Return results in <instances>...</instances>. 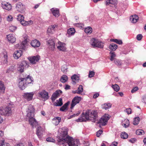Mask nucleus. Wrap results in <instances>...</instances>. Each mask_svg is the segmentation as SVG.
<instances>
[{
  "mask_svg": "<svg viewBox=\"0 0 146 146\" xmlns=\"http://www.w3.org/2000/svg\"><path fill=\"white\" fill-rule=\"evenodd\" d=\"M8 41L11 43H13L15 42L16 38L12 34H9L7 36Z\"/></svg>",
  "mask_w": 146,
  "mask_h": 146,
  "instance_id": "4be33fe9",
  "label": "nucleus"
},
{
  "mask_svg": "<svg viewBox=\"0 0 146 146\" xmlns=\"http://www.w3.org/2000/svg\"><path fill=\"white\" fill-rule=\"evenodd\" d=\"M30 44L34 48L38 47L40 44V42L36 39H34L32 40Z\"/></svg>",
  "mask_w": 146,
  "mask_h": 146,
  "instance_id": "aec40b11",
  "label": "nucleus"
},
{
  "mask_svg": "<svg viewBox=\"0 0 146 146\" xmlns=\"http://www.w3.org/2000/svg\"><path fill=\"white\" fill-rule=\"evenodd\" d=\"M112 88L116 92L118 91L119 90V86L117 84H115L112 86Z\"/></svg>",
  "mask_w": 146,
  "mask_h": 146,
  "instance_id": "37998d69",
  "label": "nucleus"
},
{
  "mask_svg": "<svg viewBox=\"0 0 146 146\" xmlns=\"http://www.w3.org/2000/svg\"><path fill=\"white\" fill-rule=\"evenodd\" d=\"M39 96L44 101L48 100L49 98V96L48 92L45 90H43L38 93Z\"/></svg>",
  "mask_w": 146,
  "mask_h": 146,
  "instance_id": "1a4fd4ad",
  "label": "nucleus"
},
{
  "mask_svg": "<svg viewBox=\"0 0 146 146\" xmlns=\"http://www.w3.org/2000/svg\"><path fill=\"white\" fill-rule=\"evenodd\" d=\"M143 36L141 34H138V35L136 37L137 39L138 40H141Z\"/></svg>",
  "mask_w": 146,
  "mask_h": 146,
  "instance_id": "603ef678",
  "label": "nucleus"
},
{
  "mask_svg": "<svg viewBox=\"0 0 146 146\" xmlns=\"http://www.w3.org/2000/svg\"><path fill=\"white\" fill-rule=\"evenodd\" d=\"M102 133V130H99L97 132V134H96L97 136L98 137H99L100 136V135Z\"/></svg>",
  "mask_w": 146,
  "mask_h": 146,
  "instance_id": "13d9d810",
  "label": "nucleus"
},
{
  "mask_svg": "<svg viewBox=\"0 0 146 146\" xmlns=\"http://www.w3.org/2000/svg\"><path fill=\"white\" fill-rule=\"evenodd\" d=\"M75 29L74 28H70L67 31V33L69 35H73L75 33Z\"/></svg>",
  "mask_w": 146,
  "mask_h": 146,
  "instance_id": "72a5a7b5",
  "label": "nucleus"
},
{
  "mask_svg": "<svg viewBox=\"0 0 146 146\" xmlns=\"http://www.w3.org/2000/svg\"><path fill=\"white\" fill-rule=\"evenodd\" d=\"M46 140L47 141L51 142H54L55 141L54 139L51 137H48L46 138Z\"/></svg>",
  "mask_w": 146,
  "mask_h": 146,
  "instance_id": "864d4df0",
  "label": "nucleus"
},
{
  "mask_svg": "<svg viewBox=\"0 0 146 146\" xmlns=\"http://www.w3.org/2000/svg\"><path fill=\"white\" fill-rule=\"evenodd\" d=\"M50 10L54 16L56 17H58L59 16V11L57 9H54V8H52Z\"/></svg>",
  "mask_w": 146,
  "mask_h": 146,
  "instance_id": "393cba45",
  "label": "nucleus"
},
{
  "mask_svg": "<svg viewBox=\"0 0 146 146\" xmlns=\"http://www.w3.org/2000/svg\"><path fill=\"white\" fill-rule=\"evenodd\" d=\"M1 7L4 9L7 10H10L12 8V6L9 3L5 1H2L1 3Z\"/></svg>",
  "mask_w": 146,
  "mask_h": 146,
  "instance_id": "f8f14e48",
  "label": "nucleus"
},
{
  "mask_svg": "<svg viewBox=\"0 0 146 146\" xmlns=\"http://www.w3.org/2000/svg\"><path fill=\"white\" fill-rule=\"evenodd\" d=\"M111 105L110 103H106L102 105V109L107 110L111 108Z\"/></svg>",
  "mask_w": 146,
  "mask_h": 146,
  "instance_id": "cd10ccee",
  "label": "nucleus"
},
{
  "mask_svg": "<svg viewBox=\"0 0 146 146\" xmlns=\"http://www.w3.org/2000/svg\"><path fill=\"white\" fill-rule=\"evenodd\" d=\"M138 88L137 87H136L133 88L131 91L132 93H133L138 90Z\"/></svg>",
  "mask_w": 146,
  "mask_h": 146,
  "instance_id": "4d7b16f0",
  "label": "nucleus"
},
{
  "mask_svg": "<svg viewBox=\"0 0 146 146\" xmlns=\"http://www.w3.org/2000/svg\"><path fill=\"white\" fill-rule=\"evenodd\" d=\"M27 111V116L29 118V122L30 124L33 127H36L38 125V123L33 117L35 113V109L33 106L31 105H29Z\"/></svg>",
  "mask_w": 146,
  "mask_h": 146,
  "instance_id": "20e7f679",
  "label": "nucleus"
},
{
  "mask_svg": "<svg viewBox=\"0 0 146 146\" xmlns=\"http://www.w3.org/2000/svg\"><path fill=\"white\" fill-rule=\"evenodd\" d=\"M80 99L81 98L80 97H75L72 100L70 108L72 109L80 101Z\"/></svg>",
  "mask_w": 146,
  "mask_h": 146,
  "instance_id": "4468645a",
  "label": "nucleus"
},
{
  "mask_svg": "<svg viewBox=\"0 0 146 146\" xmlns=\"http://www.w3.org/2000/svg\"><path fill=\"white\" fill-rule=\"evenodd\" d=\"M126 123H123L122 124V125L123 127L125 128L127 127L129 125V120L127 119L125 120Z\"/></svg>",
  "mask_w": 146,
  "mask_h": 146,
  "instance_id": "de8ad7c7",
  "label": "nucleus"
},
{
  "mask_svg": "<svg viewBox=\"0 0 146 146\" xmlns=\"http://www.w3.org/2000/svg\"><path fill=\"white\" fill-rule=\"evenodd\" d=\"M110 117L108 114H105L99 121L98 123H102L103 125H105L110 119Z\"/></svg>",
  "mask_w": 146,
  "mask_h": 146,
  "instance_id": "6e6552de",
  "label": "nucleus"
},
{
  "mask_svg": "<svg viewBox=\"0 0 146 146\" xmlns=\"http://www.w3.org/2000/svg\"><path fill=\"white\" fill-rule=\"evenodd\" d=\"M22 51L20 50H18L15 51L13 54V56L16 59H18L22 55Z\"/></svg>",
  "mask_w": 146,
  "mask_h": 146,
  "instance_id": "6ab92c4d",
  "label": "nucleus"
},
{
  "mask_svg": "<svg viewBox=\"0 0 146 146\" xmlns=\"http://www.w3.org/2000/svg\"><path fill=\"white\" fill-rule=\"evenodd\" d=\"M17 29L16 27L13 26H10L9 27V29L10 31L12 32H14Z\"/></svg>",
  "mask_w": 146,
  "mask_h": 146,
  "instance_id": "3c124183",
  "label": "nucleus"
},
{
  "mask_svg": "<svg viewBox=\"0 0 146 146\" xmlns=\"http://www.w3.org/2000/svg\"><path fill=\"white\" fill-rule=\"evenodd\" d=\"M6 144L4 143V141L3 140L1 142H0V146H8V145H5Z\"/></svg>",
  "mask_w": 146,
  "mask_h": 146,
  "instance_id": "052dcab7",
  "label": "nucleus"
},
{
  "mask_svg": "<svg viewBox=\"0 0 146 146\" xmlns=\"http://www.w3.org/2000/svg\"><path fill=\"white\" fill-rule=\"evenodd\" d=\"M56 101L57 102L54 104L55 106H61L63 104L62 99L61 98H60L59 99V100H57Z\"/></svg>",
  "mask_w": 146,
  "mask_h": 146,
  "instance_id": "2f4dec72",
  "label": "nucleus"
},
{
  "mask_svg": "<svg viewBox=\"0 0 146 146\" xmlns=\"http://www.w3.org/2000/svg\"><path fill=\"white\" fill-rule=\"evenodd\" d=\"M142 101L146 104V95H144L142 97Z\"/></svg>",
  "mask_w": 146,
  "mask_h": 146,
  "instance_id": "6e6d98bb",
  "label": "nucleus"
},
{
  "mask_svg": "<svg viewBox=\"0 0 146 146\" xmlns=\"http://www.w3.org/2000/svg\"><path fill=\"white\" fill-rule=\"evenodd\" d=\"M139 19V17L136 15H133L131 16L130 18L131 21L133 23H135L137 22Z\"/></svg>",
  "mask_w": 146,
  "mask_h": 146,
  "instance_id": "b1692460",
  "label": "nucleus"
},
{
  "mask_svg": "<svg viewBox=\"0 0 146 146\" xmlns=\"http://www.w3.org/2000/svg\"><path fill=\"white\" fill-rule=\"evenodd\" d=\"M17 19L18 21L21 22V21L24 19V17H23V15L19 14L17 16Z\"/></svg>",
  "mask_w": 146,
  "mask_h": 146,
  "instance_id": "49530a36",
  "label": "nucleus"
},
{
  "mask_svg": "<svg viewBox=\"0 0 146 146\" xmlns=\"http://www.w3.org/2000/svg\"><path fill=\"white\" fill-rule=\"evenodd\" d=\"M16 9L19 12L21 13H23L25 10V7L21 3L19 2L17 5Z\"/></svg>",
  "mask_w": 146,
  "mask_h": 146,
  "instance_id": "9b49d317",
  "label": "nucleus"
},
{
  "mask_svg": "<svg viewBox=\"0 0 146 146\" xmlns=\"http://www.w3.org/2000/svg\"><path fill=\"white\" fill-rule=\"evenodd\" d=\"M117 143L116 142H113L110 146H117Z\"/></svg>",
  "mask_w": 146,
  "mask_h": 146,
  "instance_id": "680f3d73",
  "label": "nucleus"
},
{
  "mask_svg": "<svg viewBox=\"0 0 146 146\" xmlns=\"http://www.w3.org/2000/svg\"><path fill=\"white\" fill-rule=\"evenodd\" d=\"M14 70V66H11L7 69L6 73H11L13 72Z\"/></svg>",
  "mask_w": 146,
  "mask_h": 146,
  "instance_id": "e433bc0d",
  "label": "nucleus"
},
{
  "mask_svg": "<svg viewBox=\"0 0 146 146\" xmlns=\"http://www.w3.org/2000/svg\"><path fill=\"white\" fill-rule=\"evenodd\" d=\"M14 106L13 103L9 104L8 106L6 108H0V114L5 115H9L12 112V109Z\"/></svg>",
  "mask_w": 146,
  "mask_h": 146,
  "instance_id": "39448f33",
  "label": "nucleus"
},
{
  "mask_svg": "<svg viewBox=\"0 0 146 146\" xmlns=\"http://www.w3.org/2000/svg\"><path fill=\"white\" fill-rule=\"evenodd\" d=\"M112 41L119 44H122V41L121 40L117 39H113Z\"/></svg>",
  "mask_w": 146,
  "mask_h": 146,
  "instance_id": "a18cd8bd",
  "label": "nucleus"
},
{
  "mask_svg": "<svg viewBox=\"0 0 146 146\" xmlns=\"http://www.w3.org/2000/svg\"><path fill=\"white\" fill-rule=\"evenodd\" d=\"M68 80L67 76L66 75H64L61 77L60 78V81L62 83H65Z\"/></svg>",
  "mask_w": 146,
  "mask_h": 146,
  "instance_id": "f704fd0d",
  "label": "nucleus"
},
{
  "mask_svg": "<svg viewBox=\"0 0 146 146\" xmlns=\"http://www.w3.org/2000/svg\"><path fill=\"white\" fill-rule=\"evenodd\" d=\"M136 140L135 138H132L130 139L129 141L132 143H134Z\"/></svg>",
  "mask_w": 146,
  "mask_h": 146,
  "instance_id": "e2e57ef3",
  "label": "nucleus"
},
{
  "mask_svg": "<svg viewBox=\"0 0 146 146\" xmlns=\"http://www.w3.org/2000/svg\"><path fill=\"white\" fill-rule=\"evenodd\" d=\"M69 103L70 102H68L67 103H66L62 106L60 108V110L62 111H64L67 108Z\"/></svg>",
  "mask_w": 146,
  "mask_h": 146,
  "instance_id": "473e14b6",
  "label": "nucleus"
},
{
  "mask_svg": "<svg viewBox=\"0 0 146 146\" xmlns=\"http://www.w3.org/2000/svg\"><path fill=\"white\" fill-rule=\"evenodd\" d=\"M83 86L82 85H79L78 88V94H80L83 92Z\"/></svg>",
  "mask_w": 146,
  "mask_h": 146,
  "instance_id": "09e8293b",
  "label": "nucleus"
},
{
  "mask_svg": "<svg viewBox=\"0 0 146 146\" xmlns=\"http://www.w3.org/2000/svg\"><path fill=\"white\" fill-rule=\"evenodd\" d=\"M98 113L96 111L87 110L85 113H82V119L78 118L76 120L77 122L86 121L90 119L93 122H95L97 117Z\"/></svg>",
  "mask_w": 146,
  "mask_h": 146,
  "instance_id": "7ed1b4c3",
  "label": "nucleus"
},
{
  "mask_svg": "<svg viewBox=\"0 0 146 146\" xmlns=\"http://www.w3.org/2000/svg\"><path fill=\"white\" fill-rule=\"evenodd\" d=\"M56 26V25H52L49 26L47 30V33L50 34H53L55 31V28Z\"/></svg>",
  "mask_w": 146,
  "mask_h": 146,
  "instance_id": "a878e982",
  "label": "nucleus"
},
{
  "mask_svg": "<svg viewBox=\"0 0 146 146\" xmlns=\"http://www.w3.org/2000/svg\"><path fill=\"white\" fill-rule=\"evenodd\" d=\"M114 62L115 64L117 66H120L122 64V61L121 60L115 59L114 60Z\"/></svg>",
  "mask_w": 146,
  "mask_h": 146,
  "instance_id": "ea45409f",
  "label": "nucleus"
},
{
  "mask_svg": "<svg viewBox=\"0 0 146 146\" xmlns=\"http://www.w3.org/2000/svg\"><path fill=\"white\" fill-rule=\"evenodd\" d=\"M46 42V45L49 49L53 50L55 48V43L53 40L49 39Z\"/></svg>",
  "mask_w": 146,
  "mask_h": 146,
  "instance_id": "9d476101",
  "label": "nucleus"
},
{
  "mask_svg": "<svg viewBox=\"0 0 146 146\" xmlns=\"http://www.w3.org/2000/svg\"><path fill=\"white\" fill-rule=\"evenodd\" d=\"M23 38L24 40L21 44L23 48H24V47H25L27 46V42H29V40L28 38V36L27 35H25L24 36Z\"/></svg>",
  "mask_w": 146,
  "mask_h": 146,
  "instance_id": "412c9836",
  "label": "nucleus"
},
{
  "mask_svg": "<svg viewBox=\"0 0 146 146\" xmlns=\"http://www.w3.org/2000/svg\"><path fill=\"white\" fill-rule=\"evenodd\" d=\"M13 17H12L11 15H9L7 17V20L8 21H12Z\"/></svg>",
  "mask_w": 146,
  "mask_h": 146,
  "instance_id": "5fc2aeb1",
  "label": "nucleus"
},
{
  "mask_svg": "<svg viewBox=\"0 0 146 146\" xmlns=\"http://www.w3.org/2000/svg\"><path fill=\"white\" fill-rule=\"evenodd\" d=\"M29 63L26 61H23L21 63L18 70L21 72H23L24 69L27 68L29 66Z\"/></svg>",
  "mask_w": 146,
  "mask_h": 146,
  "instance_id": "0eeeda50",
  "label": "nucleus"
},
{
  "mask_svg": "<svg viewBox=\"0 0 146 146\" xmlns=\"http://www.w3.org/2000/svg\"><path fill=\"white\" fill-rule=\"evenodd\" d=\"M126 112L128 114H131V109L130 108H127L126 109Z\"/></svg>",
  "mask_w": 146,
  "mask_h": 146,
  "instance_id": "bf43d9fd",
  "label": "nucleus"
},
{
  "mask_svg": "<svg viewBox=\"0 0 146 146\" xmlns=\"http://www.w3.org/2000/svg\"><path fill=\"white\" fill-rule=\"evenodd\" d=\"M62 92L61 90H58L55 91L52 94L51 99L52 102L55 100L59 96L60 94H62Z\"/></svg>",
  "mask_w": 146,
  "mask_h": 146,
  "instance_id": "2eb2a0df",
  "label": "nucleus"
},
{
  "mask_svg": "<svg viewBox=\"0 0 146 146\" xmlns=\"http://www.w3.org/2000/svg\"><path fill=\"white\" fill-rule=\"evenodd\" d=\"M21 77L18 79L19 87L21 90L25 89L27 85L30 84H33V78L26 74H21Z\"/></svg>",
  "mask_w": 146,
  "mask_h": 146,
  "instance_id": "f03ea898",
  "label": "nucleus"
},
{
  "mask_svg": "<svg viewBox=\"0 0 146 146\" xmlns=\"http://www.w3.org/2000/svg\"><path fill=\"white\" fill-rule=\"evenodd\" d=\"M71 79L72 81L75 83L76 81H78L79 80V77L76 74H74L71 77Z\"/></svg>",
  "mask_w": 146,
  "mask_h": 146,
  "instance_id": "c9c22d12",
  "label": "nucleus"
},
{
  "mask_svg": "<svg viewBox=\"0 0 146 146\" xmlns=\"http://www.w3.org/2000/svg\"><path fill=\"white\" fill-rule=\"evenodd\" d=\"M70 86L68 85H66L65 88V89L66 90L70 89Z\"/></svg>",
  "mask_w": 146,
  "mask_h": 146,
  "instance_id": "69168bd1",
  "label": "nucleus"
},
{
  "mask_svg": "<svg viewBox=\"0 0 146 146\" xmlns=\"http://www.w3.org/2000/svg\"><path fill=\"white\" fill-rule=\"evenodd\" d=\"M5 90V87L3 83L0 80V92L1 93H4Z\"/></svg>",
  "mask_w": 146,
  "mask_h": 146,
  "instance_id": "7c9ffc66",
  "label": "nucleus"
},
{
  "mask_svg": "<svg viewBox=\"0 0 146 146\" xmlns=\"http://www.w3.org/2000/svg\"><path fill=\"white\" fill-rule=\"evenodd\" d=\"M40 57L38 55L33 56L32 57H29V59L30 62L32 64H34L37 62L39 60Z\"/></svg>",
  "mask_w": 146,
  "mask_h": 146,
  "instance_id": "f3484780",
  "label": "nucleus"
},
{
  "mask_svg": "<svg viewBox=\"0 0 146 146\" xmlns=\"http://www.w3.org/2000/svg\"><path fill=\"white\" fill-rule=\"evenodd\" d=\"M67 67L66 65H63L61 68V71L63 72L64 73L67 72Z\"/></svg>",
  "mask_w": 146,
  "mask_h": 146,
  "instance_id": "a19ab883",
  "label": "nucleus"
},
{
  "mask_svg": "<svg viewBox=\"0 0 146 146\" xmlns=\"http://www.w3.org/2000/svg\"><path fill=\"white\" fill-rule=\"evenodd\" d=\"M99 96V94L98 93H96L94 94L93 96V98H96L98 97Z\"/></svg>",
  "mask_w": 146,
  "mask_h": 146,
  "instance_id": "774afa93",
  "label": "nucleus"
},
{
  "mask_svg": "<svg viewBox=\"0 0 146 146\" xmlns=\"http://www.w3.org/2000/svg\"><path fill=\"white\" fill-rule=\"evenodd\" d=\"M90 43L93 48H103L104 43L95 38H92L90 40Z\"/></svg>",
  "mask_w": 146,
  "mask_h": 146,
  "instance_id": "423d86ee",
  "label": "nucleus"
},
{
  "mask_svg": "<svg viewBox=\"0 0 146 146\" xmlns=\"http://www.w3.org/2000/svg\"><path fill=\"white\" fill-rule=\"evenodd\" d=\"M128 135L125 132H122L121 134V138L126 139L128 137Z\"/></svg>",
  "mask_w": 146,
  "mask_h": 146,
  "instance_id": "79ce46f5",
  "label": "nucleus"
},
{
  "mask_svg": "<svg viewBox=\"0 0 146 146\" xmlns=\"http://www.w3.org/2000/svg\"><path fill=\"white\" fill-rule=\"evenodd\" d=\"M116 13L117 14L119 15H121V14L122 13V12H120L119 9H117V11H116Z\"/></svg>",
  "mask_w": 146,
  "mask_h": 146,
  "instance_id": "338daca9",
  "label": "nucleus"
},
{
  "mask_svg": "<svg viewBox=\"0 0 146 146\" xmlns=\"http://www.w3.org/2000/svg\"><path fill=\"white\" fill-rule=\"evenodd\" d=\"M117 45L114 43H112L109 46V48L112 51L115 50L117 48Z\"/></svg>",
  "mask_w": 146,
  "mask_h": 146,
  "instance_id": "c85d7f7f",
  "label": "nucleus"
},
{
  "mask_svg": "<svg viewBox=\"0 0 146 146\" xmlns=\"http://www.w3.org/2000/svg\"><path fill=\"white\" fill-rule=\"evenodd\" d=\"M20 22L21 24L24 26L30 25L32 24L33 23V21L31 20L27 21H25L24 20L21 21Z\"/></svg>",
  "mask_w": 146,
  "mask_h": 146,
  "instance_id": "bb28decb",
  "label": "nucleus"
},
{
  "mask_svg": "<svg viewBox=\"0 0 146 146\" xmlns=\"http://www.w3.org/2000/svg\"><path fill=\"white\" fill-rule=\"evenodd\" d=\"M57 46L58 49L60 50L64 51L66 50L65 44L60 41L58 42V45Z\"/></svg>",
  "mask_w": 146,
  "mask_h": 146,
  "instance_id": "a211bd4d",
  "label": "nucleus"
},
{
  "mask_svg": "<svg viewBox=\"0 0 146 146\" xmlns=\"http://www.w3.org/2000/svg\"><path fill=\"white\" fill-rule=\"evenodd\" d=\"M116 2V0H107L106 2V5H110V6H112L111 5H113L115 7Z\"/></svg>",
  "mask_w": 146,
  "mask_h": 146,
  "instance_id": "5701e85b",
  "label": "nucleus"
},
{
  "mask_svg": "<svg viewBox=\"0 0 146 146\" xmlns=\"http://www.w3.org/2000/svg\"><path fill=\"white\" fill-rule=\"evenodd\" d=\"M92 28L90 27H88L84 29L85 33L87 34H90L92 32Z\"/></svg>",
  "mask_w": 146,
  "mask_h": 146,
  "instance_id": "58836bf2",
  "label": "nucleus"
},
{
  "mask_svg": "<svg viewBox=\"0 0 146 146\" xmlns=\"http://www.w3.org/2000/svg\"><path fill=\"white\" fill-rule=\"evenodd\" d=\"M61 118L60 117H54L53 121H54V123L55 125H58L61 121Z\"/></svg>",
  "mask_w": 146,
  "mask_h": 146,
  "instance_id": "c756f323",
  "label": "nucleus"
},
{
  "mask_svg": "<svg viewBox=\"0 0 146 146\" xmlns=\"http://www.w3.org/2000/svg\"><path fill=\"white\" fill-rule=\"evenodd\" d=\"M110 54H111L110 60L111 61H112L114 59V58L115 57L116 55L114 52L112 51L110 52Z\"/></svg>",
  "mask_w": 146,
  "mask_h": 146,
  "instance_id": "c03bdc74",
  "label": "nucleus"
},
{
  "mask_svg": "<svg viewBox=\"0 0 146 146\" xmlns=\"http://www.w3.org/2000/svg\"><path fill=\"white\" fill-rule=\"evenodd\" d=\"M80 112H79L78 113H76V114H74L73 115H72L70 117H74L76 116H78L80 114Z\"/></svg>",
  "mask_w": 146,
  "mask_h": 146,
  "instance_id": "0e129e2a",
  "label": "nucleus"
},
{
  "mask_svg": "<svg viewBox=\"0 0 146 146\" xmlns=\"http://www.w3.org/2000/svg\"><path fill=\"white\" fill-rule=\"evenodd\" d=\"M34 94L33 92H27L24 93L23 96L24 98L28 101H30L32 99Z\"/></svg>",
  "mask_w": 146,
  "mask_h": 146,
  "instance_id": "ddd939ff",
  "label": "nucleus"
},
{
  "mask_svg": "<svg viewBox=\"0 0 146 146\" xmlns=\"http://www.w3.org/2000/svg\"><path fill=\"white\" fill-rule=\"evenodd\" d=\"M62 133L58 141L59 142H67L69 146H78L79 144V141L78 139L75 140L67 135V131L62 129Z\"/></svg>",
  "mask_w": 146,
  "mask_h": 146,
  "instance_id": "f257e3e1",
  "label": "nucleus"
},
{
  "mask_svg": "<svg viewBox=\"0 0 146 146\" xmlns=\"http://www.w3.org/2000/svg\"><path fill=\"white\" fill-rule=\"evenodd\" d=\"M136 134L137 135H142L143 133H144V131L143 130L141 129H138L136 131Z\"/></svg>",
  "mask_w": 146,
  "mask_h": 146,
  "instance_id": "8fccbe9b",
  "label": "nucleus"
},
{
  "mask_svg": "<svg viewBox=\"0 0 146 146\" xmlns=\"http://www.w3.org/2000/svg\"><path fill=\"white\" fill-rule=\"evenodd\" d=\"M140 120V118L139 117H137L134 119L133 124L135 125H137Z\"/></svg>",
  "mask_w": 146,
  "mask_h": 146,
  "instance_id": "4c0bfd02",
  "label": "nucleus"
},
{
  "mask_svg": "<svg viewBox=\"0 0 146 146\" xmlns=\"http://www.w3.org/2000/svg\"><path fill=\"white\" fill-rule=\"evenodd\" d=\"M44 130L40 126H38L36 129V134L38 138L41 139L42 136L44 132Z\"/></svg>",
  "mask_w": 146,
  "mask_h": 146,
  "instance_id": "dca6fc26",
  "label": "nucleus"
}]
</instances>
